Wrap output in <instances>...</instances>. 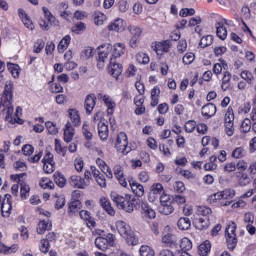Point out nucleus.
Wrapping results in <instances>:
<instances>
[{"label": "nucleus", "instance_id": "1", "mask_svg": "<svg viewBox=\"0 0 256 256\" xmlns=\"http://www.w3.org/2000/svg\"><path fill=\"white\" fill-rule=\"evenodd\" d=\"M0 111L5 115V121L13 123V82L7 81L4 92L0 95Z\"/></svg>", "mask_w": 256, "mask_h": 256}, {"label": "nucleus", "instance_id": "2", "mask_svg": "<svg viewBox=\"0 0 256 256\" xmlns=\"http://www.w3.org/2000/svg\"><path fill=\"white\" fill-rule=\"evenodd\" d=\"M110 197L118 209H122L126 213H133L135 211V203L131 200L130 195L122 196L121 194H117V192H111Z\"/></svg>", "mask_w": 256, "mask_h": 256}, {"label": "nucleus", "instance_id": "3", "mask_svg": "<svg viewBox=\"0 0 256 256\" xmlns=\"http://www.w3.org/2000/svg\"><path fill=\"white\" fill-rule=\"evenodd\" d=\"M116 228L118 233L123 237L127 245H137L138 240L135 237V233L131 230V226L125 221L119 220L116 222Z\"/></svg>", "mask_w": 256, "mask_h": 256}, {"label": "nucleus", "instance_id": "4", "mask_svg": "<svg viewBox=\"0 0 256 256\" xmlns=\"http://www.w3.org/2000/svg\"><path fill=\"white\" fill-rule=\"evenodd\" d=\"M227 246L230 251H233L237 247V223L231 221L228 223L226 230Z\"/></svg>", "mask_w": 256, "mask_h": 256}, {"label": "nucleus", "instance_id": "5", "mask_svg": "<svg viewBox=\"0 0 256 256\" xmlns=\"http://www.w3.org/2000/svg\"><path fill=\"white\" fill-rule=\"evenodd\" d=\"M116 151L118 153H122V155H127L131 152V147H129V139L127 138V134L125 132H120L117 136Z\"/></svg>", "mask_w": 256, "mask_h": 256}, {"label": "nucleus", "instance_id": "6", "mask_svg": "<svg viewBox=\"0 0 256 256\" xmlns=\"http://www.w3.org/2000/svg\"><path fill=\"white\" fill-rule=\"evenodd\" d=\"M235 113L233 112V107L229 106L225 117H224V125L226 129V134L228 137H233V134L235 133Z\"/></svg>", "mask_w": 256, "mask_h": 256}, {"label": "nucleus", "instance_id": "7", "mask_svg": "<svg viewBox=\"0 0 256 256\" xmlns=\"http://www.w3.org/2000/svg\"><path fill=\"white\" fill-rule=\"evenodd\" d=\"M94 243L100 251H107L109 247H113L115 245V236L111 233L107 234L106 237L98 236Z\"/></svg>", "mask_w": 256, "mask_h": 256}, {"label": "nucleus", "instance_id": "8", "mask_svg": "<svg viewBox=\"0 0 256 256\" xmlns=\"http://www.w3.org/2000/svg\"><path fill=\"white\" fill-rule=\"evenodd\" d=\"M165 193V189H163V184L157 183L153 184L150 188V192L148 195V200L150 203H155L157 199H161V196Z\"/></svg>", "mask_w": 256, "mask_h": 256}, {"label": "nucleus", "instance_id": "9", "mask_svg": "<svg viewBox=\"0 0 256 256\" xmlns=\"http://www.w3.org/2000/svg\"><path fill=\"white\" fill-rule=\"evenodd\" d=\"M90 171L97 185H99V187H101L102 189H105V187H107V179H105V175L101 173V171H99V169H97V167L95 166H91Z\"/></svg>", "mask_w": 256, "mask_h": 256}, {"label": "nucleus", "instance_id": "10", "mask_svg": "<svg viewBox=\"0 0 256 256\" xmlns=\"http://www.w3.org/2000/svg\"><path fill=\"white\" fill-rule=\"evenodd\" d=\"M12 209H13V204L11 202V195L6 194L4 196V199H3L2 203H1L2 217H9V215H11Z\"/></svg>", "mask_w": 256, "mask_h": 256}, {"label": "nucleus", "instance_id": "11", "mask_svg": "<svg viewBox=\"0 0 256 256\" xmlns=\"http://www.w3.org/2000/svg\"><path fill=\"white\" fill-rule=\"evenodd\" d=\"M128 183L130 185L132 193L136 197H143V195H145V188L141 184H139V182H137V180H135L133 177L128 179Z\"/></svg>", "mask_w": 256, "mask_h": 256}, {"label": "nucleus", "instance_id": "12", "mask_svg": "<svg viewBox=\"0 0 256 256\" xmlns=\"http://www.w3.org/2000/svg\"><path fill=\"white\" fill-rule=\"evenodd\" d=\"M69 184L74 189H85V187H89V181H85L81 176L72 175L69 179Z\"/></svg>", "mask_w": 256, "mask_h": 256}, {"label": "nucleus", "instance_id": "13", "mask_svg": "<svg viewBox=\"0 0 256 256\" xmlns=\"http://www.w3.org/2000/svg\"><path fill=\"white\" fill-rule=\"evenodd\" d=\"M109 73L114 79L119 80V76L123 73V64L115 62L113 58L110 59Z\"/></svg>", "mask_w": 256, "mask_h": 256}, {"label": "nucleus", "instance_id": "14", "mask_svg": "<svg viewBox=\"0 0 256 256\" xmlns=\"http://www.w3.org/2000/svg\"><path fill=\"white\" fill-rule=\"evenodd\" d=\"M95 105H97V97L95 96V94L87 95L84 102V108L87 115H91V113H93Z\"/></svg>", "mask_w": 256, "mask_h": 256}, {"label": "nucleus", "instance_id": "15", "mask_svg": "<svg viewBox=\"0 0 256 256\" xmlns=\"http://www.w3.org/2000/svg\"><path fill=\"white\" fill-rule=\"evenodd\" d=\"M125 45L121 42L115 43L112 47V59H119L125 55Z\"/></svg>", "mask_w": 256, "mask_h": 256}, {"label": "nucleus", "instance_id": "16", "mask_svg": "<svg viewBox=\"0 0 256 256\" xmlns=\"http://www.w3.org/2000/svg\"><path fill=\"white\" fill-rule=\"evenodd\" d=\"M79 215H80V219H83V221H85V223L89 229H91V227H95V225H97V223L95 222V218H93L91 216V212H89L87 210H81L79 212Z\"/></svg>", "mask_w": 256, "mask_h": 256}, {"label": "nucleus", "instance_id": "17", "mask_svg": "<svg viewBox=\"0 0 256 256\" xmlns=\"http://www.w3.org/2000/svg\"><path fill=\"white\" fill-rule=\"evenodd\" d=\"M179 239L175 234L167 233L162 237V243L166 245V247H177Z\"/></svg>", "mask_w": 256, "mask_h": 256}, {"label": "nucleus", "instance_id": "18", "mask_svg": "<svg viewBox=\"0 0 256 256\" xmlns=\"http://www.w3.org/2000/svg\"><path fill=\"white\" fill-rule=\"evenodd\" d=\"M98 135L101 141L109 139V126L103 121L98 122Z\"/></svg>", "mask_w": 256, "mask_h": 256}, {"label": "nucleus", "instance_id": "19", "mask_svg": "<svg viewBox=\"0 0 256 256\" xmlns=\"http://www.w3.org/2000/svg\"><path fill=\"white\" fill-rule=\"evenodd\" d=\"M73 137H75V128H73V124L71 122H67L64 129V141L66 143H71V141H73Z\"/></svg>", "mask_w": 256, "mask_h": 256}, {"label": "nucleus", "instance_id": "20", "mask_svg": "<svg viewBox=\"0 0 256 256\" xmlns=\"http://www.w3.org/2000/svg\"><path fill=\"white\" fill-rule=\"evenodd\" d=\"M141 213L144 217H148V219H155L157 217V213L147 202L141 203Z\"/></svg>", "mask_w": 256, "mask_h": 256}, {"label": "nucleus", "instance_id": "21", "mask_svg": "<svg viewBox=\"0 0 256 256\" xmlns=\"http://www.w3.org/2000/svg\"><path fill=\"white\" fill-rule=\"evenodd\" d=\"M79 211H81V201L71 200V202L68 204L69 217H75Z\"/></svg>", "mask_w": 256, "mask_h": 256}, {"label": "nucleus", "instance_id": "22", "mask_svg": "<svg viewBox=\"0 0 256 256\" xmlns=\"http://www.w3.org/2000/svg\"><path fill=\"white\" fill-rule=\"evenodd\" d=\"M215 113H217V106L213 103H208L202 107V115L206 119L213 117Z\"/></svg>", "mask_w": 256, "mask_h": 256}, {"label": "nucleus", "instance_id": "23", "mask_svg": "<svg viewBox=\"0 0 256 256\" xmlns=\"http://www.w3.org/2000/svg\"><path fill=\"white\" fill-rule=\"evenodd\" d=\"M171 49V42L169 40H165L163 42H157L154 46V51L156 53H169Z\"/></svg>", "mask_w": 256, "mask_h": 256}, {"label": "nucleus", "instance_id": "24", "mask_svg": "<svg viewBox=\"0 0 256 256\" xmlns=\"http://www.w3.org/2000/svg\"><path fill=\"white\" fill-rule=\"evenodd\" d=\"M215 27L217 37L222 41H225V39H227V27H225V23L217 22Z\"/></svg>", "mask_w": 256, "mask_h": 256}, {"label": "nucleus", "instance_id": "25", "mask_svg": "<svg viewBox=\"0 0 256 256\" xmlns=\"http://www.w3.org/2000/svg\"><path fill=\"white\" fill-rule=\"evenodd\" d=\"M151 107H157L159 105V96L161 95V89L159 86H155L151 92Z\"/></svg>", "mask_w": 256, "mask_h": 256}, {"label": "nucleus", "instance_id": "26", "mask_svg": "<svg viewBox=\"0 0 256 256\" xmlns=\"http://www.w3.org/2000/svg\"><path fill=\"white\" fill-rule=\"evenodd\" d=\"M107 57H109V50H104L98 53L97 57V67L98 69H105V63L107 61Z\"/></svg>", "mask_w": 256, "mask_h": 256}, {"label": "nucleus", "instance_id": "27", "mask_svg": "<svg viewBox=\"0 0 256 256\" xmlns=\"http://www.w3.org/2000/svg\"><path fill=\"white\" fill-rule=\"evenodd\" d=\"M18 15H19L20 19H22V22L24 23L25 27H27V29L33 30V28H34L33 22L31 21V18H29L27 13H25V10H23L21 8L18 9Z\"/></svg>", "mask_w": 256, "mask_h": 256}, {"label": "nucleus", "instance_id": "28", "mask_svg": "<svg viewBox=\"0 0 256 256\" xmlns=\"http://www.w3.org/2000/svg\"><path fill=\"white\" fill-rule=\"evenodd\" d=\"M194 227L199 231H203L205 229H209V218H198L193 223Z\"/></svg>", "mask_w": 256, "mask_h": 256}, {"label": "nucleus", "instance_id": "29", "mask_svg": "<svg viewBox=\"0 0 256 256\" xmlns=\"http://www.w3.org/2000/svg\"><path fill=\"white\" fill-rule=\"evenodd\" d=\"M100 205L108 215H111L112 217L115 216V209L111 206V201H109V199L105 197L100 198Z\"/></svg>", "mask_w": 256, "mask_h": 256}, {"label": "nucleus", "instance_id": "30", "mask_svg": "<svg viewBox=\"0 0 256 256\" xmlns=\"http://www.w3.org/2000/svg\"><path fill=\"white\" fill-rule=\"evenodd\" d=\"M237 178H238V185H240V187H247V185H250V183L253 181L251 177H249V174L247 173L239 172L237 175Z\"/></svg>", "mask_w": 256, "mask_h": 256}, {"label": "nucleus", "instance_id": "31", "mask_svg": "<svg viewBox=\"0 0 256 256\" xmlns=\"http://www.w3.org/2000/svg\"><path fill=\"white\" fill-rule=\"evenodd\" d=\"M177 226L180 231H188V229H191V219L188 217H181L177 222Z\"/></svg>", "mask_w": 256, "mask_h": 256}, {"label": "nucleus", "instance_id": "32", "mask_svg": "<svg viewBox=\"0 0 256 256\" xmlns=\"http://www.w3.org/2000/svg\"><path fill=\"white\" fill-rule=\"evenodd\" d=\"M231 77H232L231 72L229 71L223 72L222 84H221L222 91H227V89L231 87Z\"/></svg>", "mask_w": 256, "mask_h": 256}, {"label": "nucleus", "instance_id": "33", "mask_svg": "<svg viewBox=\"0 0 256 256\" xmlns=\"http://www.w3.org/2000/svg\"><path fill=\"white\" fill-rule=\"evenodd\" d=\"M51 227H52V224L49 220L40 221L37 226L38 235H43V233H45V231H49Z\"/></svg>", "mask_w": 256, "mask_h": 256}, {"label": "nucleus", "instance_id": "34", "mask_svg": "<svg viewBox=\"0 0 256 256\" xmlns=\"http://www.w3.org/2000/svg\"><path fill=\"white\" fill-rule=\"evenodd\" d=\"M70 43H71V36L70 35L64 36L57 46L58 53H63L64 51H66Z\"/></svg>", "mask_w": 256, "mask_h": 256}, {"label": "nucleus", "instance_id": "35", "mask_svg": "<svg viewBox=\"0 0 256 256\" xmlns=\"http://www.w3.org/2000/svg\"><path fill=\"white\" fill-rule=\"evenodd\" d=\"M102 101H104V103L108 109V113H110V115H113V110L117 106L115 101H113V99L109 95H104L102 98Z\"/></svg>", "mask_w": 256, "mask_h": 256}, {"label": "nucleus", "instance_id": "36", "mask_svg": "<svg viewBox=\"0 0 256 256\" xmlns=\"http://www.w3.org/2000/svg\"><path fill=\"white\" fill-rule=\"evenodd\" d=\"M123 29V19H116L108 25V31H115L119 33Z\"/></svg>", "mask_w": 256, "mask_h": 256}, {"label": "nucleus", "instance_id": "37", "mask_svg": "<svg viewBox=\"0 0 256 256\" xmlns=\"http://www.w3.org/2000/svg\"><path fill=\"white\" fill-rule=\"evenodd\" d=\"M209 251H211V242L207 240L198 247V254L200 256H207Z\"/></svg>", "mask_w": 256, "mask_h": 256}, {"label": "nucleus", "instance_id": "38", "mask_svg": "<svg viewBox=\"0 0 256 256\" xmlns=\"http://www.w3.org/2000/svg\"><path fill=\"white\" fill-rule=\"evenodd\" d=\"M178 245H179L180 249H182V251L187 252V251H191V249H193V243L187 237H184L181 240H179Z\"/></svg>", "mask_w": 256, "mask_h": 256}, {"label": "nucleus", "instance_id": "39", "mask_svg": "<svg viewBox=\"0 0 256 256\" xmlns=\"http://www.w3.org/2000/svg\"><path fill=\"white\" fill-rule=\"evenodd\" d=\"M69 116L74 127L81 125V117L79 116V111L76 109H70Z\"/></svg>", "mask_w": 256, "mask_h": 256}, {"label": "nucleus", "instance_id": "40", "mask_svg": "<svg viewBox=\"0 0 256 256\" xmlns=\"http://www.w3.org/2000/svg\"><path fill=\"white\" fill-rule=\"evenodd\" d=\"M53 177H54V182L58 187L63 188L65 187V185H67V179L65 178V176L61 174V172H56L53 175Z\"/></svg>", "mask_w": 256, "mask_h": 256}, {"label": "nucleus", "instance_id": "41", "mask_svg": "<svg viewBox=\"0 0 256 256\" xmlns=\"http://www.w3.org/2000/svg\"><path fill=\"white\" fill-rule=\"evenodd\" d=\"M245 155H247V151L242 146L235 148L231 153L233 159H243Z\"/></svg>", "mask_w": 256, "mask_h": 256}, {"label": "nucleus", "instance_id": "42", "mask_svg": "<svg viewBox=\"0 0 256 256\" xmlns=\"http://www.w3.org/2000/svg\"><path fill=\"white\" fill-rule=\"evenodd\" d=\"M235 197V190L233 189H226L220 192V199L222 201H231Z\"/></svg>", "mask_w": 256, "mask_h": 256}, {"label": "nucleus", "instance_id": "43", "mask_svg": "<svg viewBox=\"0 0 256 256\" xmlns=\"http://www.w3.org/2000/svg\"><path fill=\"white\" fill-rule=\"evenodd\" d=\"M159 211L163 215H171V213H173V211H175V207H173V203L161 204V206L159 207Z\"/></svg>", "mask_w": 256, "mask_h": 256}, {"label": "nucleus", "instance_id": "44", "mask_svg": "<svg viewBox=\"0 0 256 256\" xmlns=\"http://www.w3.org/2000/svg\"><path fill=\"white\" fill-rule=\"evenodd\" d=\"M107 20V16H105V14L101 13V12H96L94 14V23L95 25H97L98 27L103 25L105 23V21Z\"/></svg>", "mask_w": 256, "mask_h": 256}, {"label": "nucleus", "instance_id": "45", "mask_svg": "<svg viewBox=\"0 0 256 256\" xmlns=\"http://www.w3.org/2000/svg\"><path fill=\"white\" fill-rule=\"evenodd\" d=\"M139 251L141 256H155V250L151 246L142 245Z\"/></svg>", "mask_w": 256, "mask_h": 256}, {"label": "nucleus", "instance_id": "46", "mask_svg": "<svg viewBox=\"0 0 256 256\" xmlns=\"http://www.w3.org/2000/svg\"><path fill=\"white\" fill-rule=\"evenodd\" d=\"M82 133L86 141H91V139H93V132H91V128L89 127V124L87 123L83 124Z\"/></svg>", "mask_w": 256, "mask_h": 256}, {"label": "nucleus", "instance_id": "47", "mask_svg": "<svg viewBox=\"0 0 256 256\" xmlns=\"http://www.w3.org/2000/svg\"><path fill=\"white\" fill-rule=\"evenodd\" d=\"M39 185L42 189H53L55 187V183L49 178H42Z\"/></svg>", "mask_w": 256, "mask_h": 256}, {"label": "nucleus", "instance_id": "48", "mask_svg": "<svg viewBox=\"0 0 256 256\" xmlns=\"http://www.w3.org/2000/svg\"><path fill=\"white\" fill-rule=\"evenodd\" d=\"M30 191H31V188L29 187V185H27L25 183L20 184V197H21V199H27V197L29 196Z\"/></svg>", "mask_w": 256, "mask_h": 256}, {"label": "nucleus", "instance_id": "49", "mask_svg": "<svg viewBox=\"0 0 256 256\" xmlns=\"http://www.w3.org/2000/svg\"><path fill=\"white\" fill-rule=\"evenodd\" d=\"M198 215H202V218H207L213 211L207 206H199L197 209Z\"/></svg>", "mask_w": 256, "mask_h": 256}, {"label": "nucleus", "instance_id": "50", "mask_svg": "<svg viewBox=\"0 0 256 256\" xmlns=\"http://www.w3.org/2000/svg\"><path fill=\"white\" fill-rule=\"evenodd\" d=\"M213 44V36L212 35H207L206 37H202L200 40V47L202 49H205V47H209V45Z\"/></svg>", "mask_w": 256, "mask_h": 256}, {"label": "nucleus", "instance_id": "51", "mask_svg": "<svg viewBox=\"0 0 256 256\" xmlns=\"http://www.w3.org/2000/svg\"><path fill=\"white\" fill-rule=\"evenodd\" d=\"M87 29V25L83 22H78L74 24L72 27V32L76 33V35H79V33H83Z\"/></svg>", "mask_w": 256, "mask_h": 256}, {"label": "nucleus", "instance_id": "52", "mask_svg": "<svg viewBox=\"0 0 256 256\" xmlns=\"http://www.w3.org/2000/svg\"><path fill=\"white\" fill-rule=\"evenodd\" d=\"M240 130L242 133H249L251 131V119H244L241 124Z\"/></svg>", "mask_w": 256, "mask_h": 256}, {"label": "nucleus", "instance_id": "53", "mask_svg": "<svg viewBox=\"0 0 256 256\" xmlns=\"http://www.w3.org/2000/svg\"><path fill=\"white\" fill-rule=\"evenodd\" d=\"M136 59L139 63H142L143 65H147L149 64V61H151V59L149 58V55L140 52L136 55Z\"/></svg>", "mask_w": 256, "mask_h": 256}, {"label": "nucleus", "instance_id": "54", "mask_svg": "<svg viewBox=\"0 0 256 256\" xmlns=\"http://www.w3.org/2000/svg\"><path fill=\"white\" fill-rule=\"evenodd\" d=\"M196 127H197V122H195L194 120H189L184 125V129L186 133H193Z\"/></svg>", "mask_w": 256, "mask_h": 256}, {"label": "nucleus", "instance_id": "55", "mask_svg": "<svg viewBox=\"0 0 256 256\" xmlns=\"http://www.w3.org/2000/svg\"><path fill=\"white\" fill-rule=\"evenodd\" d=\"M241 78L244 79L249 85L253 83V73L249 72L248 70H244L240 74Z\"/></svg>", "mask_w": 256, "mask_h": 256}, {"label": "nucleus", "instance_id": "56", "mask_svg": "<svg viewBox=\"0 0 256 256\" xmlns=\"http://www.w3.org/2000/svg\"><path fill=\"white\" fill-rule=\"evenodd\" d=\"M55 151L59 153V155H62L63 157H65L67 153V150L63 148V146L61 145V140L59 139H55Z\"/></svg>", "mask_w": 256, "mask_h": 256}, {"label": "nucleus", "instance_id": "57", "mask_svg": "<svg viewBox=\"0 0 256 256\" xmlns=\"http://www.w3.org/2000/svg\"><path fill=\"white\" fill-rule=\"evenodd\" d=\"M224 171L226 173H235V171H237V163H235V162H227L224 165Z\"/></svg>", "mask_w": 256, "mask_h": 256}, {"label": "nucleus", "instance_id": "58", "mask_svg": "<svg viewBox=\"0 0 256 256\" xmlns=\"http://www.w3.org/2000/svg\"><path fill=\"white\" fill-rule=\"evenodd\" d=\"M184 65H191L195 61V54L188 52L182 58Z\"/></svg>", "mask_w": 256, "mask_h": 256}, {"label": "nucleus", "instance_id": "59", "mask_svg": "<svg viewBox=\"0 0 256 256\" xmlns=\"http://www.w3.org/2000/svg\"><path fill=\"white\" fill-rule=\"evenodd\" d=\"M128 31L131 33L132 37H136L138 39L139 37H141V33H143V30H141V28L136 26L128 27Z\"/></svg>", "mask_w": 256, "mask_h": 256}, {"label": "nucleus", "instance_id": "60", "mask_svg": "<svg viewBox=\"0 0 256 256\" xmlns=\"http://www.w3.org/2000/svg\"><path fill=\"white\" fill-rule=\"evenodd\" d=\"M180 17H191L195 15V9L193 8H182L179 12Z\"/></svg>", "mask_w": 256, "mask_h": 256}, {"label": "nucleus", "instance_id": "61", "mask_svg": "<svg viewBox=\"0 0 256 256\" xmlns=\"http://www.w3.org/2000/svg\"><path fill=\"white\" fill-rule=\"evenodd\" d=\"M114 176L116 177V179L124 177L125 176V171L123 170V166L117 164L114 166Z\"/></svg>", "mask_w": 256, "mask_h": 256}, {"label": "nucleus", "instance_id": "62", "mask_svg": "<svg viewBox=\"0 0 256 256\" xmlns=\"http://www.w3.org/2000/svg\"><path fill=\"white\" fill-rule=\"evenodd\" d=\"M81 57H83V59H91V57H93V48L91 46H87L82 51Z\"/></svg>", "mask_w": 256, "mask_h": 256}, {"label": "nucleus", "instance_id": "63", "mask_svg": "<svg viewBox=\"0 0 256 256\" xmlns=\"http://www.w3.org/2000/svg\"><path fill=\"white\" fill-rule=\"evenodd\" d=\"M43 170L48 175H51V173H54V171H55V162H53V163H44L43 164Z\"/></svg>", "mask_w": 256, "mask_h": 256}, {"label": "nucleus", "instance_id": "64", "mask_svg": "<svg viewBox=\"0 0 256 256\" xmlns=\"http://www.w3.org/2000/svg\"><path fill=\"white\" fill-rule=\"evenodd\" d=\"M40 251L41 253H49V240L42 239L40 241Z\"/></svg>", "mask_w": 256, "mask_h": 256}]
</instances>
